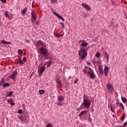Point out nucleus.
<instances>
[{"mask_svg": "<svg viewBox=\"0 0 127 127\" xmlns=\"http://www.w3.org/2000/svg\"><path fill=\"white\" fill-rule=\"evenodd\" d=\"M127 125V122H125L124 125H123V127H126V126Z\"/></svg>", "mask_w": 127, "mask_h": 127, "instance_id": "37998d69", "label": "nucleus"}, {"mask_svg": "<svg viewBox=\"0 0 127 127\" xmlns=\"http://www.w3.org/2000/svg\"><path fill=\"white\" fill-rule=\"evenodd\" d=\"M1 43H2V44H7L8 45H10V44H11V42H7L5 40H1Z\"/></svg>", "mask_w": 127, "mask_h": 127, "instance_id": "4468645a", "label": "nucleus"}, {"mask_svg": "<svg viewBox=\"0 0 127 127\" xmlns=\"http://www.w3.org/2000/svg\"><path fill=\"white\" fill-rule=\"evenodd\" d=\"M37 43H38V44H40L41 45H44V44L43 43V42H41V41H39L37 42Z\"/></svg>", "mask_w": 127, "mask_h": 127, "instance_id": "7c9ffc66", "label": "nucleus"}, {"mask_svg": "<svg viewBox=\"0 0 127 127\" xmlns=\"http://www.w3.org/2000/svg\"><path fill=\"white\" fill-rule=\"evenodd\" d=\"M88 113V111L87 110H84L82 112H81L79 115L78 116L80 117V118H81V117H82V116H84V115H86V114H87Z\"/></svg>", "mask_w": 127, "mask_h": 127, "instance_id": "ddd939ff", "label": "nucleus"}, {"mask_svg": "<svg viewBox=\"0 0 127 127\" xmlns=\"http://www.w3.org/2000/svg\"><path fill=\"white\" fill-rule=\"evenodd\" d=\"M44 71H45V66H42L41 67L40 66H39L38 72L40 76H41V75H42V73H43Z\"/></svg>", "mask_w": 127, "mask_h": 127, "instance_id": "39448f33", "label": "nucleus"}, {"mask_svg": "<svg viewBox=\"0 0 127 127\" xmlns=\"http://www.w3.org/2000/svg\"><path fill=\"white\" fill-rule=\"evenodd\" d=\"M17 75V72L14 71L10 74L9 76H8V78L12 79V80H15V77Z\"/></svg>", "mask_w": 127, "mask_h": 127, "instance_id": "0eeeda50", "label": "nucleus"}, {"mask_svg": "<svg viewBox=\"0 0 127 127\" xmlns=\"http://www.w3.org/2000/svg\"><path fill=\"white\" fill-rule=\"evenodd\" d=\"M47 127H53V126H52V124H51V123H49L46 125Z\"/></svg>", "mask_w": 127, "mask_h": 127, "instance_id": "f704fd0d", "label": "nucleus"}, {"mask_svg": "<svg viewBox=\"0 0 127 127\" xmlns=\"http://www.w3.org/2000/svg\"><path fill=\"white\" fill-rule=\"evenodd\" d=\"M34 2H35V1L33 0L32 4H34Z\"/></svg>", "mask_w": 127, "mask_h": 127, "instance_id": "3c124183", "label": "nucleus"}, {"mask_svg": "<svg viewBox=\"0 0 127 127\" xmlns=\"http://www.w3.org/2000/svg\"><path fill=\"white\" fill-rule=\"evenodd\" d=\"M3 88H5V87H9V83H5L3 84Z\"/></svg>", "mask_w": 127, "mask_h": 127, "instance_id": "b1692460", "label": "nucleus"}, {"mask_svg": "<svg viewBox=\"0 0 127 127\" xmlns=\"http://www.w3.org/2000/svg\"><path fill=\"white\" fill-rule=\"evenodd\" d=\"M58 99L59 102H63L64 101V97L61 95L58 96Z\"/></svg>", "mask_w": 127, "mask_h": 127, "instance_id": "2eb2a0df", "label": "nucleus"}, {"mask_svg": "<svg viewBox=\"0 0 127 127\" xmlns=\"http://www.w3.org/2000/svg\"><path fill=\"white\" fill-rule=\"evenodd\" d=\"M78 81H79V79L76 78L75 80L74 81V84H77V83H78Z\"/></svg>", "mask_w": 127, "mask_h": 127, "instance_id": "e433bc0d", "label": "nucleus"}, {"mask_svg": "<svg viewBox=\"0 0 127 127\" xmlns=\"http://www.w3.org/2000/svg\"><path fill=\"white\" fill-rule=\"evenodd\" d=\"M120 107H122V108H123L124 107V105H123V104L122 103H120Z\"/></svg>", "mask_w": 127, "mask_h": 127, "instance_id": "a18cd8bd", "label": "nucleus"}, {"mask_svg": "<svg viewBox=\"0 0 127 127\" xmlns=\"http://www.w3.org/2000/svg\"><path fill=\"white\" fill-rule=\"evenodd\" d=\"M4 82H5V79H4V78H2L0 81V85H1L2 84H3V83H4Z\"/></svg>", "mask_w": 127, "mask_h": 127, "instance_id": "bb28decb", "label": "nucleus"}, {"mask_svg": "<svg viewBox=\"0 0 127 127\" xmlns=\"http://www.w3.org/2000/svg\"><path fill=\"white\" fill-rule=\"evenodd\" d=\"M104 74L105 76H107L108 75V73L109 72V67L107 65L105 64V68L104 69Z\"/></svg>", "mask_w": 127, "mask_h": 127, "instance_id": "9b49d317", "label": "nucleus"}, {"mask_svg": "<svg viewBox=\"0 0 127 127\" xmlns=\"http://www.w3.org/2000/svg\"><path fill=\"white\" fill-rule=\"evenodd\" d=\"M31 17L32 18H37V17L36 16V14H35V11H33L31 13Z\"/></svg>", "mask_w": 127, "mask_h": 127, "instance_id": "f3484780", "label": "nucleus"}, {"mask_svg": "<svg viewBox=\"0 0 127 127\" xmlns=\"http://www.w3.org/2000/svg\"><path fill=\"white\" fill-rule=\"evenodd\" d=\"M17 52L18 53V54H22L23 53V52L22 51V50H21V49H19L17 51Z\"/></svg>", "mask_w": 127, "mask_h": 127, "instance_id": "cd10ccee", "label": "nucleus"}, {"mask_svg": "<svg viewBox=\"0 0 127 127\" xmlns=\"http://www.w3.org/2000/svg\"><path fill=\"white\" fill-rule=\"evenodd\" d=\"M18 64H20L21 65L23 64V62L21 60H19L18 61Z\"/></svg>", "mask_w": 127, "mask_h": 127, "instance_id": "473e14b6", "label": "nucleus"}, {"mask_svg": "<svg viewBox=\"0 0 127 127\" xmlns=\"http://www.w3.org/2000/svg\"><path fill=\"white\" fill-rule=\"evenodd\" d=\"M98 70L100 74H104V71L103 70V66H102V65H99Z\"/></svg>", "mask_w": 127, "mask_h": 127, "instance_id": "f8f14e48", "label": "nucleus"}, {"mask_svg": "<svg viewBox=\"0 0 127 127\" xmlns=\"http://www.w3.org/2000/svg\"><path fill=\"white\" fill-rule=\"evenodd\" d=\"M81 5L82 7H84L86 10H91V7H90V6L89 5H87V4L85 3H82Z\"/></svg>", "mask_w": 127, "mask_h": 127, "instance_id": "6e6552de", "label": "nucleus"}, {"mask_svg": "<svg viewBox=\"0 0 127 127\" xmlns=\"http://www.w3.org/2000/svg\"><path fill=\"white\" fill-rule=\"evenodd\" d=\"M23 61H24V62H25V61H26V57L23 58Z\"/></svg>", "mask_w": 127, "mask_h": 127, "instance_id": "79ce46f5", "label": "nucleus"}, {"mask_svg": "<svg viewBox=\"0 0 127 127\" xmlns=\"http://www.w3.org/2000/svg\"><path fill=\"white\" fill-rule=\"evenodd\" d=\"M78 54L81 60H84L87 57V50L85 48H81L80 50L78 51Z\"/></svg>", "mask_w": 127, "mask_h": 127, "instance_id": "f03ea898", "label": "nucleus"}, {"mask_svg": "<svg viewBox=\"0 0 127 127\" xmlns=\"http://www.w3.org/2000/svg\"><path fill=\"white\" fill-rule=\"evenodd\" d=\"M12 94H13V91H10L9 92H7L6 94V97H11Z\"/></svg>", "mask_w": 127, "mask_h": 127, "instance_id": "dca6fc26", "label": "nucleus"}, {"mask_svg": "<svg viewBox=\"0 0 127 127\" xmlns=\"http://www.w3.org/2000/svg\"><path fill=\"white\" fill-rule=\"evenodd\" d=\"M56 82L58 85H59V86H61V81H60L59 79H56Z\"/></svg>", "mask_w": 127, "mask_h": 127, "instance_id": "a878e982", "label": "nucleus"}, {"mask_svg": "<svg viewBox=\"0 0 127 127\" xmlns=\"http://www.w3.org/2000/svg\"><path fill=\"white\" fill-rule=\"evenodd\" d=\"M104 55L105 58L107 59V61L109 62V55H108V53H107V52H104Z\"/></svg>", "mask_w": 127, "mask_h": 127, "instance_id": "aec40b11", "label": "nucleus"}, {"mask_svg": "<svg viewBox=\"0 0 127 127\" xmlns=\"http://www.w3.org/2000/svg\"><path fill=\"white\" fill-rule=\"evenodd\" d=\"M50 65H51V61H49L47 63V66L48 67H49V66H50Z\"/></svg>", "mask_w": 127, "mask_h": 127, "instance_id": "72a5a7b5", "label": "nucleus"}, {"mask_svg": "<svg viewBox=\"0 0 127 127\" xmlns=\"http://www.w3.org/2000/svg\"><path fill=\"white\" fill-rule=\"evenodd\" d=\"M125 114H123L122 117L121 118V120H124V119H125Z\"/></svg>", "mask_w": 127, "mask_h": 127, "instance_id": "58836bf2", "label": "nucleus"}, {"mask_svg": "<svg viewBox=\"0 0 127 127\" xmlns=\"http://www.w3.org/2000/svg\"><path fill=\"white\" fill-rule=\"evenodd\" d=\"M26 10H27V8H24V9L22 10L21 12V14H22V15H24V14H25V12H26Z\"/></svg>", "mask_w": 127, "mask_h": 127, "instance_id": "6ab92c4d", "label": "nucleus"}, {"mask_svg": "<svg viewBox=\"0 0 127 127\" xmlns=\"http://www.w3.org/2000/svg\"><path fill=\"white\" fill-rule=\"evenodd\" d=\"M7 102L11 105V106H14V103L12 101V99H10L7 100Z\"/></svg>", "mask_w": 127, "mask_h": 127, "instance_id": "a211bd4d", "label": "nucleus"}, {"mask_svg": "<svg viewBox=\"0 0 127 127\" xmlns=\"http://www.w3.org/2000/svg\"><path fill=\"white\" fill-rule=\"evenodd\" d=\"M52 3H57V0H50Z\"/></svg>", "mask_w": 127, "mask_h": 127, "instance_id": "c756f323", "label": "nucleus"}, {"mask_svg": "<svg viewBox=\"0 0 127 127\" xmlns=\"http://www.w3.org/2000/svg\"><path fill=\"white\" fill-rule=\"evenodd\" d=\"M83 73L84 74H88L89 75V77L91 78V79H94L96 77V75H95V73H94V71L92 70V69L85 66V69L83 70Z\"/></svg>", "mask_w": 127, "mask_h": 127, "instance_id": "f257e3e1", "label": "nucleus"}, {"mask_svg": "<svg viewBox=\"0 0 127 127\" xmlns=\"http://www.w3.org/2000/svg\"><path fill=\"white\" fill-rule=\"evenodd\" d=\"M126 3H127V2H126Z\"/></svg>", "mask_w": 127, "mask_h": 127, "instance_id": "13d9d810", "label": "nucleus"}, {"mask_svg": "<svg viewBox=\"0 0 127 127\" xmlns=\"http://www.w3.org/2000/svg\"><path fill=\"white\" fill-rule=\"evenodd\" d=\"M118 107H119V104H118V103H115L114 104V108L115 109H117L118 108Z\"/></svg>", "mask_w": 127, "mask_h": 127, "instance_id": "c85d7f7f", "label": "nucleus"}, {"mask_svg": "<svg viewBox=\"0 0 127 127\" xmlns=\"http://www.w3.org/2000/svg\"><path fill=\"white\" fill-rule=\"evenodd\" d=\"M111 112H112V113H114V109H113V108L112 107L111 108Z\"/></svg>", "mask_w": 127, "mask_h": 127, "instance_id": "49530a36", "label": "nucleus"}, {"mask_svg": "<svg viewBox=\"0 0 127 127\" xmlns=\"http://www.w3.org/2000/svg\"><path fill=\"white\" fill-rule=\"evenodd\" d=\"M4 15H5V16H6V17H7V18H9V19H10V18L9 17V16L8 15V12H7V11H6L4 13Z\"/></svg>", "mask_w": 127, "mask_h": 127, "instance_id": "4be33fe9", "label": "nucleus"}, {"mask_svg": "<svg viewBox=\"0 0 127 127\" xmlns=\"http://www.w3.org/2000/svg\"><path fill=\"white\" fill-rule=\"evenodd\" d=\"M39 94H40V95H42V94H44L45 91H44V90L42 89V90H39Z\"/></svg>", "mask_w": 127, "mask_h": 127, "instance_id": "393cba45", "label": "nucleus"}, {"mask_svg": "<svg viewBox=\"0 0 127 127\" xmlns=\"http://www.w3.org/2000/svg\"><path fill=\"white\" fill-rule=\"evenodd\" d=\"M107 88L108 90H109V92H113L114 91V87H113V85L108 83L107 85Z\"/></svg>", "mask_w": 127, "mask_h": 127, "instance_id": "1a4fd4ad", "label": "nucleus"}, {"mask_svg": "<svg viewBox=\"0 0 127 127\" xmlns=\"http://www.w3.org/2000/svg\"><path fill=\"white\" fill-rule=\"evenodd\" d=\"M69 79H71V76H69Z\"/></svg>", "mask_w": 127, "mask_h": 127, "instance_id": "4d7b16f0", "label": "nucleus"}, {"mask_svg": "<svg viewBox=\"0 0 127 127\" xmlns=\"http://www.w3.org/2000/svg\"><path fill=\"white\" fill-rule=\"evenodd\" d=\"M111 25H113V21L111 22Z\"/></svg>", "mask_w": 127, "mask_h": 127, "instance_id": "8fccbe9b", "label": "nucleus"}, {"mask_svg": "<svg viewBox=\"0 0 127 127\" xmlns=\"http://www.w3.org/2000/svg\"><path fill=\"white\" fill-rule=\"evenodd\" d=\"M0 1L3 3H5V2H6V0H0Z\"/></svg>", "mask_w": 127, "mask_h": 127, "instance_id": "ea45409f", "label": "nucleus"}, {"mask_svg": "<svg viewBox=\"0 0 127 127\" xmlns=\"http://www.w3.org/2000/svg\"><path fill=\"white\" fill-rule=\"evenodd\" d=\"M108 107H109V109H110V105L108 104Z\"/></svg>", "mask_w": 127, "mask_h": 127, "instance_id": "6e6d98bb", "label": "nucleus"}, {"mask_svg": "<svg viewBox=\"0 0 127 127\" xmlns=\"http://www.w3.org/2000/svg\"><path fill=\"white\" fill-rule=\"evenodd\" d=\"M36 25H39V23L38 22V21H36Z\"/></svg>", "mask_w": 127, "mask_h": 127, "instance_id": "de8ad7c7", "label": "nucleus"}, {"mask_svg": "<svg viewBox=\"0 0 127 127\" xmlns=\"http://www.w3.org/2000/svg\"><path fill=\"white\" fill-rule=\"evenodd\" d=\"M121 99L123 103H127V99L126 98L122 97Z\"/></svg>", "mask_w": 127, "mask_h": 127, "instance_id": "5701e85b", "label": "nucleus"}, {"mask_svg": "<svg viewBox=\"0 0 127 127\" xmlns=\"http://www.w3.org/2000/svg\"><path fill=\"white\" fill-rule=\"evenodd\" d=\"M58 106H63V104H62V103H58Z\"/></svg>", "mask_w": 127, "mask_h": 127, "instance_id": "a19ab883", "label": "nucleus"}, {"mask_svg": "<svg viewBox=\"0 0 127 127\" xmlns=\"http://www.w3.org/2000/svg\"><path fill=\"white\" fill-rule=\"evenodd\" d=\"M55 36H56V37H62V36H63V35H64V34H63L62 35H59L58 34H54Z\"/></svg>", "mask_w": 127, "mask_h": 127, "instance_id": "412c9836", "label": "nucleus"}, {"mask_svg": "<svg viewBox=\"0 0 127 127\" xmlns=\"http://www.w3.org/2000/svg\"><path fill=\"white\" fill-rule=\"evenodd\" d=\"M87 64H88V65H90V63H87Z\"/></svg>", "mask_w": 127, "mask_h": 127, "instance_id": "5fc2aeb1", "label": "nucleus"}, {"mask_svg": "<svg viewBox=\"0 0 127 127\" xmlns=\"http://www.w3.org/2000/svg\"><path fill=\"white\" fill-rule=\"evenodd\" d=\"M34 4H32V7H34V6L33 5Z\"/></svg>", "mask_w": 127, "mask_h": 127, "instance_id": "603ef678", "label": "nucleus"}, {"mask_svg": "<svg viewBox=\"0 0 127 127\" xmlns=\"http://www.w3.org/2000/svg\"><path fill=\"white\" fill-rule=\"evenodd\" d=\"M61 24L62 27L64 28V23H61Z\"/></svg>", "mask_w": 127, "mask_h": 127, "instance_id": "c03bdc74", "label": "nucleus"}, {"mask_svg": "<svg viewBox=\"0 0 127 127\" xmlns=\"http://www.w3.org/2000/svg\"><path fill=\"white\" fill-rule=\"evenodd\" d=\"M122 109L123 110H125V107H124V106H123V107H122Z\"/></svg>", "mask_w": 127, "mask_h": 127, "instance_id": "864d4df0", "label": "nucleus"}, {"mask_svg": "<svg viewBox=\"0 0 127 127\" xmlns=\"http://www.w3.org/2000/svg\"><path fill=\"white\" fill-rule=\"evenodd\" d=\"M36 17L35 18H32L31 17V21L32 22H34L35 21V20H36Z\"/></svg>", "mask_w": 127, "mask_h": 127, "instance_id": "c9c22d12", "label": "nucleus"}, {"mask_svg": "<svg viewBox=\"0 0 127 127\" xmlns=\"http://www.w3.org/2000/svg\"><path fill=\"white\" fill-rule=\"evenodd\" d=\"M86 97L87 96L84 95L83 101L82 103V106H83V107H84V108L89 109L90 108V106H91V102H90V100H89L88 99L86 98Z\"/></svg>", "mask_w": 127, "mask_h": 127, "instance_id": "7ed1b4c3", "label": "nucleus"}, {"mask_svg": "<svg viewBox=\"0 0 127 127\" xmlns=\"http://www.w3.org/2000/svg\"><path fill=\"white\" fill-rule=\"evenodd\" d=\"M100 55H101L100 53H96L95 54V57H97V58H99V57H100Z\"/></svg>", "mask_w": 127, "mask_h": 127, "instance_id": "2f4dec72", "label": "nucleus"}, {"mask_svg": "<svg viewBox=\"0 0 127 127\" xmlns=\"http://www.w3.org/2000/svg\"><path fill=\"white\" fill-rule=\"evenodd\" d=\"M26 42L27 43H30V41L27 40V41H26Z\"/></svg>", "mask_w": 127, "mask_h": 127, "instance_id": "09e8293b", "label": "nucleus"}, {"mask_svg": "<svg viewBox=\"0 0 127 127\" xmlns=\"http://www.w3.org/2000/svg\"><path fill=\"white\" fill-rule=\"evenodd\" d=\"M78 44L80 45V47H85L88 45V43L86 42L84 40H80L78 42Z\"/></svg>", "mask_w": 127, "mask_h": 127, "instance_id": "423d86ee", "label": "nucleus"}, {"mask_svg": "<svg viewBox=\"0 0 127 127\" xmlns=\"http://www.w3.org/2000/svg\"><path fill=\"white\" fill-rule=\"evenodd\" d=\"M53 14H54V15H56V16H57V17H58V18H59V19H61V20H63V21H64V20H65L64 19V17H62L61 15L58 14L56 12L53 11Z\"/></svg>", "mask_w": 127, "mask_h": 127, "instance_id": "9d476101", "label": "nucleus"}, {"mask_svg": "<svg viewBox=\"0 0 127 127\" xmlns=\"http://www.w3.org/2000/svg\"><path fill=\"white\" fill-rule=\"evenodd\" d=\"M18 114H22V110L20 109L18 111Z\"/></svg>", "mask_w": 127, "mask_h": 127, "instance_id": "4c0bfd02", "label": "nucleus"}, {"mask_svg": "<svg viewBox=\"0 0 127 127\" xmlns=\"http://www.w3.org/2000/svg\"><path fill=\"white\" fill-rule=\"evenodd\" d=\"M41 54L42 55H43L44 56H49V53L48 52V51L46 50V49L44 48H41L40 49Z\"/></svg>", "mask_w": 127, "mask_h": 127, "instance_id": "20e7f679", "label": "nucleus"}]
</instances>
